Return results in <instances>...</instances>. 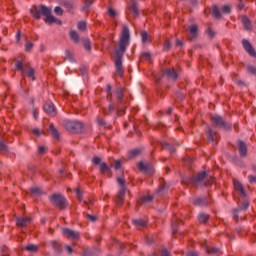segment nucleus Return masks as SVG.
<instances>
[{
    "label": "nucleus",
    "instance_id": "f257e3e1",
    "mask_svg": "<svg viewBox=\"0 0 256 256\" xmlns=\"http://www.w3.org/2000/svg\"><path fill=\"white\" fill-rule=\"evenodd\" d=\"M130 39L131 35L129 33V28L124 26L122 28L120 40L118 41L115 49L116 58L114 60V65L116 68V75H119V77H123V55H125V51H127V47H129Z\"/></svg>",
    "mask_w": 256,
    "mask_h": 256
},
{
    "label": "nucleus",
    "instance_id": "f03ea898",
    "mask_svg": "<svg viewBox=\"0 0 256 256\" xmlns=\"http://www.w3.org/2000/svg\"><path fill=\"white\" fill-rule=\"evenodd\" d=\"M30 13L35 19H41V15H44V17H46L45 23L48 25H53V23H56V25H61V20L51 15V8L45 5H40L39 7L33 6L30 9Z\"/></svg>",
    "mask_w": 256,
    "mask_h": 256
},
{
    "label": "nucleus",
    "instance_id": "7ed1b4c3",
    "mask_svg": "<svg viewBox=\"0 0 256 256\" xmlns=\"http://www.w3.org/2000/svg\"><path fill=\"white\" fill-rule=\"evenodd\" d=\"M182 183L184 185H189L193 183L196 187H207L208 185H213V178H207V172H200L196 177L183 179Z\"/></svg>",
    "mask_w": 256,
    "mask_h": 256
},
{
    "label": "nucleus",
    "instance_id": "20e7f679",
    "mask_svg": "<svg viewBox=\"0 0 256 256\" xmlns=\"http://www.w3.org/2000/svg\"><path fill=\"white\" fill-rule=\"evenodd\" d=\"M211 124L213 127H218L219 129H223L224 131H230L231 124L226 121L225 118H223L219 114H214L210 117Z\"/></svg>",
    "mask_w": 256,
    "mask_h": 256
},
{
    "label": "nucleus",
    "instance_id": "39448f33",
    "mask_svg": "<svg viewBox=\"0 0 256 256\" xmlns=\"http://www.w3.org/2000/svg\"><path fill=\"white\" fill-rule=\"evenodd\" d=\"M62 125L70 133H81L83 131V124L77 120H64Z\"/></svg>",
    "mask_w": 256,
    "mask_h": 256
},
{
    "label": "nucleus",
    "instance_id": "423d86ee",
    "mask_svg": "<svg viewBox=\"0 0 256 256\" xmlns=\"http://www.w3.org/2000/svg\"><path fill=\"white\" fill-rule=\"evenodd\" d=\"M117 183H118V185H120V190H119L118 194L116 195V204L123 205V203L125 201V193L127 191V187L125 186V178L118 177Z\"/></svg>",
    "mask_w": 256,
    "mask_h": 256
},
{
    "label": "nucleus",
    "instance_id": "0eeeda50",
    "mask_svg": "<svg viewBox=\"0 0 256 256\" xmlns=\"http://www.w3.org/2000/svg\"><path fill=\"white\" fill-rule=\"evenodd\" d=\"M52 205L58 207V209H65L67 207V199L61 194H54L50 197Z\"/></svg>",
    "mask_w": 256,
    "mask_h": 256
},
{
    "label": "nucleus",
    "instance_id": "6e6552de",
    "mask_svg": "<svg viewBox=\"0 0 256 256\" xmlns=\"http://www.w3.org/2000/svg\"><path fill=\"white\" fill-rule=\"evenodd\" d=\"M247 209H249V200H244L240 203L238 208H235L232 211L233 219L239 221V213H241V211H247Z\"/></svg>",
    "mask_w": 256,
    "mask_h": 256
},
{
    "label": "nucleus",
    "instance_id": "1a4fd4ad",
    "mask_svg": "<svg viewBox=\"0 0 256 256\" xmlns=\"http://www.w3.org/2000/svg\"><path fill=\"white\" fill-rule=\"evenodd\" d=\"M62 233L67 239H79L81 237V234L75 230H71L69 228H64L62 230Z\"/></svg>",
    "mask_w": 256,
    "mask_h": 256
},
{
    "label": "nucleus",
    "instance_id": "9d476101",
    "mask_svg": "<svg viewBox=\"0 0 256 256\" xmlns=\"http://www.w3.org/2000/svg\"><path fill=\"white\" fill-rule=\"evenodd\" d=\"M163 77H167L170 81H177V78L179 75L177 74V71H175L173 68H167L162 73Z\"/></svg>",
    "mask_w": 256,
    "mask_h": 256
},
{
    "label": "nucleus",
    "instance_id": "9b49d317",
    "mask_svg": "<svg viewBox=\"0 0 256 256\" xmlns=\"http://www.w3.org/2000/svg\"><path fill=\"white\" fill-rule=\"evenodd\" d=\"M242 45H243L246 53H248L251 57H255L256 58L255 48H253V46L251 45L249 40L243 39L242 40Z\"/></svg>",
    "mask_w": 256,
    "mask_h": 256
},
{
    "label": "nucleus",
    "instance_id": "f8f14e48",
    "mask_svg": "<svg viewBox=\"0 0 256 256\" xmlns=\"http://www.w3.org/2000/svg\"><path fill=\"white\" fill-rule=\"evenodd\" d=\"M206 137L209 143H215V141H219V134H217V132H213L211 128L206 130Z\"/></svg>",
    "mask_w": 256,
    "mask_h": 256
},
{
    "label": "nucleus",
    "instance_id": "ddd939ff",
    "mask_svg": "<svg viewBox=\"0 0 256 256\" xmlns=\"http://www.w3.org/2000/svg\"><path fill=\"white\" fill-rule=\"evenodd\" d=\"M44 111L45 113L50 115V117H55V115H57V110H55V105H53V103L51 102H46L44 104Z\"/></svg>",
    "mask_w": 256,
    "mask_h": 256
},
{
    "label": "nucleus",
    "instance_id": "4468645a",
    "mask_svg": "<svg viewBox=\"0 0 256 256\" xmlns=\"http://www.w3.org/2000/svg\"><path fill=\"white\" fill-rule=\"evenodd\" d=\"M234 189L240 195V197H246L245 188H243V184L238 180H234Z\"/></svg>",
    "mask_w": 256,
    "mask_h": 256
},
{
    "label": "nucleus",
    "instance_id": "2eb2a0df",
    "mask_svg": "<svg viewBox=\"0 0 256 256\" xmlns=\"http://www.w3.org/2000/svg\"><path fill=\"white\" fill-rule=\"evenodd\" d=\"M199 31V28L196 24H193L189 26V41H194V39H197V32Z\"/></svg>",
    "mask_w": 256,
    "mask_h": 256
},
{
    "label": "nucleus",
    "instance_id": "dca6fc26",
    "mask_svg": "<svg viewBox=\"0 0 256 256\" xmlns=\"http://www.w3.org/2000/svg\"><path fill=\"white\" fill-rule=\"evenodd\" d=\"M238 151L240 157H247V145L242 140L238 141Z\"/></svg>",
    "mask_w": 256,
    "mask_h": 256
},
{
    "label": "nucleus",
    "instance_id": "f3484780",
    "mask_svg": "<svg viewBox=\"0 0 256 256\" xmlns=\"http://www.w3.org/2000/svg\"><path fill=\"white\" fill-rule=\"evenodd\" d=\"M242 24L245 31H253V25L251 24V20L247 16H242Z\"/></svg>",
    "mask_w": 256,
    "mask_h": 256
},
{
    "label": "nucleus",
    "instance_id": "a211bd4d",
    "mask_svg": "<svg viewBox=\"0 0 256 256\" xmlns=\"http://www.w3.org/2000/svg\"><path fill=\"white\" fill-rule=\"evenodd\" d=\"M193 205L196 207H205L206 205H209V201L207 200V197H200L193 201Z\"/></svg>",
    "mask_w": 256,
    "mask_h": 256
},
{
    "label": "nucleus",
    "instance_id": "6ab92c4d",
    "mask_svg": "<svg viewBox=\"0 0 256 256\" xmlns=\"http://www.w3.org/2000/svg\"><path fill=\"white\" fill-rule=\"evenodd\" d=\"M31 224V217L26 218H18L16 220L17 227H27V225Z\"/></svg>",
    "mask_w": 256,
    "mask_h": 256
},
{
    "label": "nucleus",
    "instance_id": "aec40b11",
    "mask_svg": "<svg viewBox=\"0 0 256 256\" xmlns=\"http://www.w3.org/2000/svg\"><path fill=\"white\" fill-rule=\"evenodd\" d=\"M99 169H100V173H101L102 175H108V177H111V168H109V166L107 165V163L102 162V163L100 164Z\"/></svg>",
    "mask_w": 256,
    "mask_h": 256
},
{
    "label": "nucleus",
    "instance_id": "412c9836",
    "mask_svg": "<svg viewBox=\"0 0 256 256\" xmlns=\"http://www.w3.org/2000/svg\"><path fill=\"white\" fill-rule=\"evenodd\" d=\"M129 9L134 17H139V6L137 5V2L133 1Z\"/></svg>",
    "mask_w": 256,
    "mask_h": 256
},
{
    "label": "nucleus",
    "instance_id": "4be33fe9",
    "mask_svg": "<svg viewBox=\"0 0 256 256\" xmlns=\"http://www.w3.org/2000/svg\"><path fill=\"white\" fill-rule=\"evenodd\" d=\"M198 222L202 223L203 225H207V223L209 222V215L205 214V213H200L198 215Z\"/></svg>",
    "mask_w": 256,
    "mask_h": 256
},
{
    "label": "nucleus",
    "instance_id": "5701e85b",
    "mask_svg": "<svg viewBox=\"0 0 256 256\" xmlns=\"http://www.w3.org/2000/svg\"><path fill=\"white\" fill-rule=\"evenodd\" d=\"M25 75H27V77H29V79H32V81H35V70L33 69V67L31 66H26V73Z\"/></svg>",
    "mask_w": 256,
    "mask_h": 256
},
{
    "label": "nucleus",
    "instance_id": "b1692460",
    "mask_svg": "<svg viewBox=\"0 0 256 256\" xmlns=\"http://www.w3.org/2000/svg\"><path fill=\"white\" fill-rule=\"evenodd\" d=\"M27 65H24L22 61H18L16 63V71H21L22 75L25 76V73L27 72Z\"/></svg>",
    "mask_w": 256,
    "mask_h": 256
},
{
    "label": "nucleus",
    "instance_id": "393cba45",
    "mask_svg": "<svg viewBox=\"0 0 256 256\" xmlns=\"http://www.w3.org/2000/svg\"><path fill=\"white\" fill-rule=\"evenodd\" d=\"M142 151H143V150H142V149H139V148L134 149V150H130V151L128 152V157H129V159H135V157L141 155Z\"/></svg>",
    "mask_w": 256,
    "mask_h": 256
},
{
    "label": "nucleus",
    "instance_id": "a878e982",
    "mask_svg": "<svg viewBox=\"0 0 256 256\" xmlns=\"http://www.w3.org/2000/svg\"><path fill=\"white\" fill-rule=\"evenodd\" d=\"M132 223L138 229H141V227H147V221H145L143 219L133 220Z\"/></svg>",
    "mask_w": 256,
    "mask_h": 256
},
{
    "label": "nucleus",
    "instance_id": "bb28decb",
    "mask_svg": "<svg viewBox=\"0 0 256 256\" xmlns=\"http://www.w3.org/2000/svg\"><path fill=\"white\" fill-rule=\"evenodd\" d=\"M50 133L54 139H59V131L53 124H50Z\"/></svg>",
    "mask_w": 256,
    "mask_h": 256
},
{
    "label": "nucleus",
    "instance_id": "cd10ccee",
    "mask_svg": "<svg viewBox=\"0 0 256 256\" xmlns=\"http://www.w3.org/2000/svg\"><path fill=\"white\" fill-rule=\"evenodd\" d=\"M212 15L215 19H221V11H219V7H217V5L212 7Z\"/></svg>",
    "mask_w": 256,
    "mask_h": 256
},
{
    "label": "nucleus",
    "instance_id": "c85d7f7f",
    "mask_svg": "<svg viewBox=\"0 0 256 256\" xmlns=\"http://www.w3.org/2000/svg\"><path fill=\"white\" fill-rule=\"evenodd\" d=\"M161 146L162 149H167L168 151H170V153H175V147H173L171 144L167 142H162Z\"/></svg>",
    "mask_w": 256,
    "mask_h": 256
},
{
    "label": "nucleus",
    "instance_id": "c756f323",
    "mask_svg": "<svg viewBox=\"0 0 256 256\" xmlns=\"http://www.w3.org/2000/svg\"><path fill=\"white\" fill-rule=\"evenodd\" d=\"M51 247L56 251V253H61V244L57 241H51L50 242Z\"/></svg>",
    "mask_w": 256,
    "mask_h": 256
},
{
    "label": "nucleus",
    "instance_id": "7c9ffc66",
    "mask_svg": "<svg viewBox=\"0 0 256 256\" xmlns=\"http://www.w3.org/2000/svg\"><path fill=\"white\" fill-rule=\"evenodd\" d=\"M65 59L70 61V63H75V57L73 56V53L69 50L65 51Z\"/></svg>",
    "mask_w": 256,
    "mask_h": 256
},
{
    "label": "nucleus",
    "instance_id": "2f4dec72",
    "mask_svg": "<svg viewBox=\"0 0 256 256\" xmlns=\"http://www.w3.org/2000/svg\"><path fill=\"white\" fill-rule=\"evenodd\" d=\"M113 111H115V105H113V104H109L108 108L103 109L104 115H111V113H113Z\"/></svg>",
    "mask_w": 256,
    "mask_h": 256
},
{
    "label": "nucleus",
    "instance_id": "473e14b6",
    "mask_svg": "<svg viewBox=\"0 0 256 256\" xmlns=\"http://www.w3.org/2000/svg\"><path fill=\"white\" fill-rule=\"evenodd\" d=\"M140 37H141L142 43H147L149 41V34L147 33V31H142L140 33Z\"/></svg>",
    "mask_w": 256,
    "mask_h": 256
},
{
    "label": "nucleus",
    "instance_id": "72a5a7b5",
    "mask_svg": "<svg viewBox=\"0 0 256 256\" xmlns=\"http://www.w3.org/2000/svg\"><path fill=\"white\" fill-rule=\"evenodd\" d=\"M70 37H71L72 41H74V43H79V34H77V32L75 30H72L70 32Z\"/></svg>",
    "mask_w": 256,
    "mask_h": 256
},
{
    "label": "nucleus",
    "instance_id": "f704fd0d",
    "mask_svg": "<svg viewBox=\"0 0 256 256\" xmlns=\"http://www.w3.org/2000/svg\"><path fill=\"white\" fill-rule=\"evenodd\" d=\"M115 95H116V99H118V101H121V99H123V97H124L123 89L117 88L115 91Z\"/></svg>",
    "mask_w": 256,
    "mask_h": 256
},
{
    "label": "nucleus",
    "instance_id": "c9c22d12",
    "mask_svg": "<svg viewBox=\"0 0 256 256\" xmlns=\"http://www.w3.org/2000/svg\"><path fill=\"white\" fill-rule=\"evenodd\" d=\"M247 73L250 75H255L256 76V67L253 65H248L246 66Z\"/></svg>",
    "mask_w": 256,
    "mask_h": 256
},
{
    "label": "nucleus",
    "instance_id": "e433bc0d",
    "mask_svg": "<svg viewBox=\"0 0 256 256\" xmlns=\"http://www.w3.org/2000/svg\"><path fill=\"white\" fill-rule=\"evenodd\" d=\"M138 169L140 171H149V164H145L143 162L138 163Z\"/></svg>",
    "mask_w": 256,
    "mask_h": 256
},
{
    "label": "nucleus",
    "instance_id": "4c0bfd02",
    "mask_svg": "<svg viewBox=\"0 0 256 256\" xmlns=\"http://www.w3.org/2000/svg\"><path fill=\"white\" fill-rule=\"evenodd\" d=\"M25 249H26V251H31V252L35 253V251L39 250V247L34 244H29L28 246L25 247Z\"/></svg>",
    "mask_w": 256,
    "mask_h": 256
},
{
    "label": "nucleus",
    "instance_id": "58836bf2",
    "mask_svg": "<svg viewBox=\"0 0 256 256\" xmlns=\"http://www.w3.org/2000/svg\"><path fill=\"white\" fill-rule=\"evenodd\" d=\"M152 199H153V196L147 195L142 197V199L138 203L139 205H142V203H149V201H151Z\"/></svg>",
    "mask_w": 256,
    "mask_h": 256
},
{
    "label": "nucleus",
    "instance_id": "ea45409f",
    "mask_svg": "<svg viewBox=\"0 0 256 256\" xmlns=\"http://www.w3.org/2000/svg\"><path fill=\"white\" fill-rule=\"evenodd\" d=\"M206 252H207L209 255H215V254L219 253V248H215V247L207 248V249H206Z\"/></svg>",
    "mask_w": 256,
    "mask_h": 256
},
{
    "label": "nucleus",
    "instance_id": "a19ab883",
    "mask_svg": "<svg viewBox=\"0 0 256 256\" xmlns=\"http://www.w3.org/2000/svg\"><path fill=\"white\" fill-rule=\"evenodd\" d=\"M77 27L79 31H85V29H87V24L84 21H80L78 22Z\"/></svg>",
    "mask_w": 256,
    "mask_h": 256
},
{
    "label": "nucleus",
    "instance_id": "79ce46f5",
    "mask_svg": "<svg viewBox=\"0 0 256 256\" xmlns=\"http://www.w3.org/2000/svg\"><path fill=\"white\" fill-rule=\"evenodd\" d=\"M83 46L86 51H91V41L89 39L84 40Z\"/></svg>",
    "mask_w": 256,
    "mask_h": 256
},
{
    "label": "nucleus",
    "instance_id": "37998d69",
    "mask_svg": "<svg viewBox=\"0 0 256 256\" xmlns=\"http://www.w3.org/2000/svg\"><path fill=\"white\" fill-rule=\"evenodd\" d=\"M141 59H145L146 61H151V53L149 52L142 53Z\"/></svg>",
    "mask_w": 256,
    "mask_h": 256
},
{
    "label": "nucleus",
    "instance_id": "c03bdc74",
    "mask_svg": "<svg viewBox=\"0 0 256 256\" xmlns=\"http://www.w3.org/2000/svg\"><path fill=\"white\" fill-rule=\"evenodd\" d=\"M222 13H231V7L229 5H224L221 8Z\"/></svg>",
    "mask_w": 256,
    "mask_h": 256
},
{
    "label": "nucleus",
    "instance_id": "a18cd8bd",
    "mask_svg": "<svg viewBox=\"0 0 256 256\" xmlns=\"http://www.w3.org/2000/svg\"><path fill=\"white\" fill-rule=\"evenodd\" d=\"M32 195H41V189L34 187L30 189Z\"/></svg>",
    "mask_w": 256,
    "mask_h": 256
},
{
    "label": "nucleus",
    "instance_id": "49530a36",
    "mask_svg": "<svg viewBox=\"0 0 256 256\" xmlns=\"http://www.w3.org/2000/svg\"><path fill=\"white\" fill-rule=\"evenodd\" d=\"M97 124L100 125V127H105V125H107L105 120L103 118H101V117L97 118Z\"/></svg>",
    "mask_w": 256,
    "mask_h": 256
},
{
    "label": "nucleus",
    "instance_id": "de8ad7c7",
    "mask_svg": "<svg viewBox=\"0 0 256 256\" xmlns=\"http://www.w3.org/2000/svg\"><path fill=\"white\" fill-rule=\"evenodd\" d=\"M171 49V41L165 40L164 42V51H169Z\"/></svg>",
    "mask_w": 256,
    "mask_h": 256
},
{
    "label": "nucleus",
    "instance_id": "09e8293b",
    "mask_svg": "<svg viewBox=\"0 0 256 256\" xmlns=\"http://www.w3.org/2000/svg\"><path fill=\"white\" fill-rule=\"evenodd\" d=\"M92 162L94 165H101V158H99V156H94Z\"/></svg>",
    "mask_w": 256,
    "mask_h": 256
},
{
    "label": "nucleus",
    "instance_id": "8fccbe9b",
    "mask_svg": "<svg viewBox=\"0 0 256 256\" xmlns=\"http://www.w3.org/2000/svg\"><path fill=\"white\" fill-rule=\"evenodd\" d=\"M54 13H56L57 15H63V8L59 7V6H56L54 8Z\"/></svg>",
    "mask_w": 256,
    "mask_h": 256
},
{
    "label": "nucleus",
    "instance_id": "3c124183",
    "mask_svg": "<svg viewBox=\"0 0 256 256\" xmlns=\"http://www.w3.org/2000/svg\"><path fill=\"white\" fill-rule=\"evenodd\" d=\"M92 4L93 2L91 0H85L83 9H89V7H91Z\"/></svg>",
    "mask_w": 256,
    "mask_h": 256
},
{
    "label": "nucleus",
    "instance_id": "603ef678",
    "mask_svg": "<svg viewBox=\"0 0 256 256\" xmlns=\"http://www.w3.org/2000/svg\"><path fill=\"white\" fill-rule=\"evenodd\" d=\"M86 219H88V221H92V223H94V221H97V216H93L91 214H87L86 215Z\"/></svg>",
    "mask_w": 256,
    "mask_h": 256
},
{
    "label": "nucleus",
    "instance_id": "864d4df0",
    "mask_svg": "<svg viewBox=\"0 0 256 256\" xmlns=\"http://www.w3.org/2000/svg\"><path fill=\"white\" fill-rule=\"evenodd\" d=\"M31 49H33V43L27 42L25 45V51H31Z\"/></svg>",
    "mask_w": 256,
    "mask_h": 256
},
{
    "label": "nucleus",
    "instance_id": "5fc2aeb1",
    "mask_svg": "<svg viewBox=\"0 0 256 256\" xmlns=\"http://www.w3.org/2000/svg\"><path fill=\"white\" fill-rule=\"evenodd\" d=\"M76 194L79 201H83V193H81L80 189H76Z\"/></svg>",
    "mask_w": 256,
    "mask_h": 256
},
{
    "label": "nucleus",
    "instance_id": "6e6d98bb",
    "mask_svg": "<svg viewBox=\"0 0 256 256\" xmlns=\"http://www.w3.org/2000/svg\"><path fill=\"white\" fill-rule=\"evenodd\" d=\"M64 7H66L68 11H71V9H73V4L71 2H65Z\"/></svg>",
    "mask_w": 256,
    "mask_h": 256
},
{
    "label": "nucleus",
    "instance_id": "4d7b16f0",
    "mask_svg": "<svg viewBox=\"0 0 256 256\" xmlns=\"http://www.w3.org/2000/svg\"><path fill=\"white\" fill-rule=\"evenodd\" d=\"M114 169H116V171H119V169H121V162L119 160L115 161Z\"/></svg>",
    "mask_w": 256,
    "mask_h": 256
},
{
    "label": "nucleus",
    "instance_id": "13d9d810",
    "mask_svg": "<svg viewBox=\"0 0 256 256\" xmlns=\"http://www.w3.org/2000/svg\"><path fill=\"white\" fill-rule=\"evenodd\" d=\"M7 151V145L0 141V152Z\"/></svg>",
    "mask_w": 256,
    "mask_h": 256
},
{
    "label": "nucleus",
    "instance_id": "bf43d9fd",
    "mask_svg": "<svg viewBox=\"0 0 256 256\" xmlns=\"http://www.w3.org/2000/svg\"><path fill=\"white\" fill-rule=\"evenodd\" d=\"M108 13L111 17H115V15H117V12H115V10L112 8H109Z\"/></svg>",
    "mask_w": 256,
    "mask_h": 256
},
{
    "label": "nucleus",
    "instance_id": "052dcab7",
    "mask_svg": "<svg viewBox=\"0 0 256 256\" xmlns=\"http://www.w3.org/2000/svg\"><path fill=\"white\" fill-rule=\"evenodd\" d=\"M207 34L209 35V37H215V32H213L211 28L207 30Z\"/></svg>",
    "mask_w": 256,
    "mask_h": 256
},
{
    "label": "nucleus",
    "instance_id": "680f3d73",
    "mask_svg": "<svg viewBox=\"0 0 256 256\" xmlns=\"http://www.w3.org/2000/svg\"><path fill=\"white\" fill-rule=\"evenodd\" d=\"M171 254L169 253V251H167V249H163L161 252V256H170Z\"/></svg>",
    "mask_w": 256,
    "mask_h": 256
},
{
    "label": "nucleus",
    "instance_id": "e2e57ef3",
    "mask_svg": "<svg viewBox=\"0 0 256 256\" xmlns=\"http://www.w3.org/2000/svg\"><path fill=\"white\" fill-rule=\"evenodd\" d=\"M38 152L40 153V155H43V153H45V146H39Z\"/></svg>",
    "mask_w": 256,
    "mask_h": 256
},
{
    "label": "nucleus",
    "instance_id": "0e129e2a",
    "mask_svg": "<svg viewBox=\"0 0 256 256\" xmlns=\"http://www.w3.org/2000/svg\"><path fill=\"white\" fill-rule=\"evenodd\" d=\"M154 242L155 240H153L152 238H149V237L146 238V243H148V245H152V243Z\"/></svg>",
    "mask_w": 256,
    "mask_h": 256
},
{
    "label": "nucleus",
    "instance_id": "69168bd1",
    "mask_svg": "<svg viewBox=\"0 0 256 256\" xmlns=\"http://www.w3.org/2000/svg\"><path fill=\"white\" fill-rule=\"evenodd\" d=\"M66 251L71 255V253H73V248H71V246H66Z\"/></svg>",
    "mask_w": 256,
    "mask_h": 256
},
{
    "label": "nucleus",
    "instance_id": "338daca9",
    "mask_svg": "<svg viewBox=\"0 0 256 256\" xmlns=\"http://www.w3.org/2000/svg\"><path fill=\"white\" fill-rule=\"evenodd\" d=\"M172 227H173V233H175V231H177V221L172 223Z\"/></svg>",
    "mask_w": 256,
    "mask_h": 256
},
{
    "label": "nucleus",
    "instance_id": "774afa93",
    "mask_svg": "<svg viewBox=\"0 0 256 256\" xmlns=\"http://www.w3.org/2000/svg\"><path fill=\"white\" fill-rule=\"evenodd\" d=\"M187 256H199L197 252H189Z\"/></svg>",
    "mask_w": 256,
    "mask_h": 256
}]
</instances>
